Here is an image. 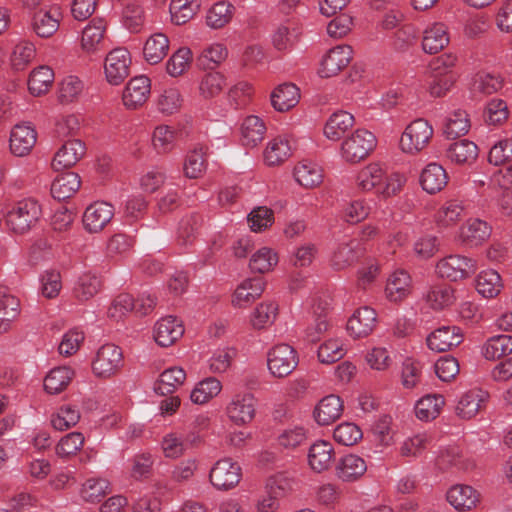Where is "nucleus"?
<instances>
[{"label":"nucleus","mask_w":512,"mask_h":512,"mask_svg":"<svg viewBox=\"0 0 512 512\" xmlns=\"http://www.w3.org/2000/svg\"><path fill=\"white\" fill-rule=\"evenodd\" d=\"M406 182V177L399 173L386 174L378 163H370L360 169L355 183L359 190L368 192L375 190L377 194L390 197L399 193Z\"/></svg>","instance_id":"1"},{"label":"nucleus","mask_w":512,"mask_h":512,"mask_svg":"<svg viewBox=\"0 0 512 512\" xmlns=\"http://www.w3.org/2000/svg\"><path fill=\"white\" fill-rule=\"evenodd\" d=\"M41 216V206L31 198L13 204L5 214L7 229L15 234H24L32 229Z\"/></svg>","instance_id":"2"},{"label":"nucleus","mask_w":512,"mask_h":512,"mask_svg":"<svg viewBox=\"0 0 512 512\" xmlns=\"http://www.w3.org/2000/svg\"><path fill=\"white\" fill-rule=\"evenodd\" d=\"M434 135L433 126L424 118L411 121L404 129L399 140V149L407 155L416 156L430 144Z\"/></svg>","instance_id":"3"},{"label":"nucleus","mask_w":512,"mask_h":512,"mask_svg":"<svg viewBox=\"0 0 512 512\" xmlns=\"http://www.w3.org/2000/svg\"><path fill=\"white\" fill-rule=\"evenodd\" d=\"M297 351L288 344H277L267 352V368L271 376L283 379L298 366Z\"/></svg>","instance_id":"4"},{"label":"nucleus","mask_w":512,"mask_h":512,"mask_svg":"<svg viewBox=\"0 0 512 512\" xmlns=\"http://www.w3.org/2000/svg\"><path fill=\"white\" fill-rule=\"evenodd\" d=\"M376 137L366 129H357L341 144V156L349 163L365 159L376 146Z\"/></svg>","instance_id":"5"},{"label":"nucleus","mask_w":512,"mask_h":512,"mask_svg":"<svg viewBox=\"0 0 512 512\" xmlns=\"http://www.w3.org/2000/svg\"><path fill=\"white\" fill-rule=\"evenodd\" d=\"M439 277L458 281L469 278L477 270L475 259L459 254H451L437 261L435 266Z\"/></svg>","instance_id":"6"},{"label":"nucleus","mask_w":512,"mask_h":512,"mask_svg":"<svg viewBox=\"0 0 512 512\" xmlns=\"http://www.w3.org/2000/svg\"><path fill=\"white\" fill-rule=\"evenodd\" d=\"M124 364L123 353L120 347L107 343L96 352L92 361V371L95 376L109 378L117 374Z\"/></svg>","instance_id":"7"},{"label":"nucleus","mask_w":512,"mask_h":512,"mask_svg":"<svg viewBox=\"0 0 512 512\" xmlns=\"http://www.w3.org/2000/svg\"><path fill=\"white\" fill-rule=\"evenodd\" d=\"M241 475V467L237 462L231 458H223L212 466L209 480L217 490L227 491L238 485Z\"/></svg>","instance_id":"8"},{"label":"nucleus","mask_w":512,"mask_h":512,"mask_svg":"<svg viewBox=\"0 0 512 512\" xmlns=\"http://www.w3.org/2000/svg\"><path fill=\"white\" fill-rule=\"evenodd\" d=\"M131 56L126 48H115L108 53L104 63V72L111 85L121 84L130 73Z\"/></svg>","instance_id":"9"},{"label":"nucleus","mask_w":512,"mask_h":512,"mask_svg":"<svg viewBox=\"0 0 512 512\" xmlns=\"http://www.w3.org/2000/svg\"><path fill=\"white\" fill-rule=\"evenodd\" d=\"M255 412L256 399L251 393L236 394L226 407L227 417L237 426L249 424Z\"/></svg>","instance_id":"10"},{"label":"nucleus","mask_w":512,"mask_h":512,"mask_svg":"<svg viewBox=\"0 0 512 512\" xmlns=\"http://www.w3.org/2000/svg\"><path fill=\"white\" fill-rule=\"evenodd\" d=\"M114 217V207L104 201L90 204L83 214V226L89 233H99Z\"/></svg>","instance_id":"11"},{"label":"nucleus","mask_w":512,"mask_h":512,"mask_svg":"<svg viewBox=\"0 0 512 512\" xmlns=\"http://www.w3.org/2000/svg\"><path fill=\"white\" fill-rule=\"evenodd\" d=\"M351 59V46L338 45L330 49L323 57L318 73L322 78L333 77L343 70L350 63Z\"/></svg>","instance_id":"12"},{"label":"nucleus","mask_w":512,"mask_h":512,"mask_svg":"<svg viewBox=\"0 0 512 512\" xmlns=\"http://www.w3.org/2000/svg\"><path fill=\"white\" fill-rule=\"evenodd\" d=\"M36 140L37 132L31 123L16 124L10 133V151L17 157L26 156L34 147Z\"/></svg>","instance_id":"13"},{"label":"nucleus","mask_w":512,"mask_h":512,"mask_svg":"<svg viewBox=\"0 0 512 512\" xmlns=\"http://www.w3.org/2000/svg\"><path fill=\"white\" fill-rule=\"evenodd\" d=\"M463 341L461 329L457 326H442L431 332L426 339L427 346L435 352H446Z\"/></svg>","instance_id":"14"},{"label":"nucleus","mask_w":512,"mask_h":512,"mask_svg":"<svg viewBox=\"0 0 512 512\" xmlns=\"http://www.w3.org/2000/svg\"><path fill=\"white\" fill-rule=\"evenodd\" d=\"M412 290L410 274L404 269H396L387 279L385 296L390 302L399 303L408 298Z\"/></svg>","instance_id":"15"},{"label":"nucleus","mask_w":512,"mask_h":512,"mask_svg":"<svg viewBox=\"0 0 512 512\" xmlns=\"http://www.w3.org/2000/svg\"><path fill=\"white\" fill-rule=\"evenodd\" d=\"M85 153L84 142L79 139L68 140L56 152L51 165L56 171L70 168L80 161Z\"/></svg>","instance_id":"16"},{"label":"nucleus","mask_w":512,"mask_h":512,"mask_svg":"<svg viewBox=\"0 0 512 512\" xmlns=\"http://www.w3.org/2000/svg\"><path fill=\"white\" fill-rule=\"evenodd\" d=\"M150 91L151 84L148 77L144 75L134 77L130 79L123 91V104L129 109H136L147 101Z\"/></svg>","instance_id":"17"},{"label":"nucleus","mask_w":512,"mask_h":512,"mask_svg":"<svg viewBox=\"0 0 512 512\" xmlns=\"http://www.w3.org/2000/svg\"><path fill=\"white\" fill-rule=\"evenodd\" d=\"M489 399L488 392L473 388L465 392L456 406V414L462 419H471L485 408Z\"/></svg>","instance_id":"18"},{"label":"nucleus","mask_w":512,"mask_h":512,"mask_svg":"<svg viewBox=\"0 0 512 512\" xmlns=\"http://www.w3.org/2000/svg\"><path fill=\"white\" fill-rule=\"evenodd\" d=\"M335 458L333 445L325 440L315 441L308 449L309 467L316 473L327 471Z\"/></svg>","instance_id":"19"},{"label":"nucleus","mask_w":512,"mask_h":512,"mask_svg":"<svg viewBox=\"0 0 512 512\" xmlns=\"http://www.w3.org/2000/svg\"><path fill=\"white\" fill-rule=\"evenodd\" d=\"M184 334L181 320L173 316L161 318L154 327V339L161 347L173 345Z\"/></svg>","instance_id":"20"},{"label":"nucleus","mask_w":512,"mask_h":512,"mask_svg":"<svg viewBox=\"0 0 512 512\" xmlns=\"http://www.w3.org/2000/svg\"><path fill=\"white\" fill-rule=\"evenodd\" d=\"M367 471L365 460L356 454L342 456L335 465V475L343 482H355Z\"/></svg>","instance_id":"21"},{"label":"nucleus","mask_w":512,"mask_h":512,"mask_svg":"<svg viewBox=\"0 0 512 512\" xmlns=\"http://www.w3.org/2000/svg\"><path fill=\"white\" fill-rule=\"evenodd\" d=\"M492 228L479 218L468 219L460 228L459 238L468 247H477L491 235Z\"/></svg>","instance_id":"22"},{"label":"nucleus","mask_w":512,"mask_h":512,"mask_svg":"<svg viewBox=\"0 0 512 512\" xmlns=\"http://www.w3.org/2000/svg\"><path fill=\"white\" fill-rule=\"evenodd\" d=\"M377 314L371 307L357 309L347 323L348 332L355 338L368 336L375 328Z\"/></svg>","instance_id":"23"},{"label":"nucleus","mask_w":512,"mask_h":512,"mask_svg":"<svg viewBox=\"0 0 512 512\" xmlns=\"http://www.w3.org/2000/svg\"><path fill=\"white\" fill-rule=\"evenodd\" d=\"M343 412V403L339 396L328 395L322 398L316 405L313 416L315 421L326 426L335 422Z\"/></svg>","instance_id":"24"},{"label":"nucleus","mask_w":512,"mask_h":512,"mask_svg":"<svg viewBox=\"0 0 512 512\" xmlns=\"http://www.w3.org/2000/svg\"><path fill=\"white\" fill-rule=\"evenodd\" d=\"M265 289L263 278L255 277L244 280L235 290L232 298L234 307L243 308L261 296Z\"/></svg>","instance_id":"25"},{"label":"nucleus","mask_w":512,"mask_h":512,"mask_svg":"<svg viewBox=\"0 0 512 512\" xmlns=\"http://www.w3.org/2000/svg\"><path fill=\"white\" fill-rule=\"evenodd\" d=\"M272 107L278 112H286L295 107L300 100V90L293 83L278 85L270 96Z\"/></svg>","instance_id":"26"},{"label":"nucleus","mask_w":512,"mask_h":512,"mask_svg":"<svg viewBox=\"0 0 512 512\" xmlns=\"http://www.w3.org/2000/svg\"><path fill=\"white\" fill-rule=\"evenodd\" d=\"M445 157L454 164L470 165L474 163L478 157V147L474 142L462 139L451 143L446 148Z\"/></svg>","instance_id":"27"},{"label":"nucleus","mask_w":512,"mask_h":512,"mask_svg":"<svg viewBox=\"0 0 512 512\" xmlns=\"http://www.w3.org/2000/svg\"><path fill=\"white\" fill-rule=\"evenodd\" d=\"M106 23L103 19H94L85 26L81 35V47L87 53H93L104 46Z\"/></svg>","instance_id":"28"},{"label":"nucleus","mask_w":512,"mask_h":512,"mask_svg":"<svg viewBox=\"0 0 512 512\" xmlns=\"http://www.w3.org/2000/svg\"><path fill=\"white\" fill-rule=\"evenodd\" d=\"M60 18L61 12L58 7L40 10L33 16V30L39 37L48 38L58 30Z\"/></svg>","instance_id":"29"},{"label":"nucleus","mask_w":512,"mask_h":512,"mask_svg":"<svg viewBox=\"0 0 512 512\" xmlns=\"http://www.w3.org/2000/svg\"><path fill=\"white\" fill-rule=\"evenodd\" d=\"M424 300L431 309L441 311L455 303V290L447 284L433 285L427 290Z\"/></svg>","instance_id":"30"},{"label":"nucleus","mask_w":512,"mask_h":512,"mask_svg":"<svg viewBox=\"0 0 512 512\" xmlns=\"http://www.w3.org/2000/svg\"><path fill=\"white\" fill-rule=\"evenodd\" d=\"M447 500L455 509L465 511L476 506L479 494L471 486L458 484L449 489Z\"/></svg>","instance_id":"31"},{"label":"nucleus","mask_w":512,"mask_h":512,"mask_svg":"<svg viewBox=\"0 0 512 512\" xmlns=\"http://www.w3.org/2000/svg\"><path fill=\"white\" fill-rule=\"evenodd\" d=\"M448 182L445 169L438 163H429L420 175V184L430 194L441 191Z\"/></svg>","instance_id":"32"},{"label":"nucleus","mask_w":512,"mask_h":512,"mask_svg":"<svg viewBox=\"0 0 512 512\" xmlns=\"http://www.w3.org/2000/svg\"><path fill=\"white\" fill-rule=\"evenodd\" d=\"M359 256V242L347 239L340 242L331 256V265L336 270H343L352 265Z\"/></svg>","instance_id":"33"},{"label":"nucleus","mask_w":512,"mask_h":512,"mask_svg":"<svg viewBox=\"0 0 512 512\" xmlns=\"http://www.w3.org/2000/svg\"><path fill=\"white\" fill-rule=\"evenodd\" d=\"M186 380V372L180 366L165 369L154 385L157 394L167 395L176 391Z\"/></svg>","instance_id":"34"},{"label":"nucleus","mask_w":512,"mask_h":512,"mask_svg":"<svg viewBox=\"0 0 512 512\" xmlns=\"http://www.w3.org/2000/svg\"><path fill=\"white\" fill-rule=\"evenodd\" d=\"M80 176L67 172L57 176L51 184V195L54 199L64 201L72 197L80 188Z\"/></svg>","instance_id":"35"},{"label":"nucleus","mask_w":512,"mask_h":512,"mask_svg":"<svg viewBox=\"0 0 512 512\" xmlns=\"http://www.w3.org/2000/svg\"><path fill=\"white\" fill-rule=\"evenodd\" d=\"M449 43L447 28L442 23H435L423 33L422 48L428 54H436Z\"/></svg>","instance_id":"36"},{"label":"nucleus","mask_w":512,"mask_h":512,"mask_svg":"<svg viewBox=\"0 0 512 512\" xmlns=\"http://www.w3.org/2000/svg\"><path fill=\"white\" fill-rule=\"evenodd\" d=\"M293 176L296 182L306 189L317 187L323 181L322 169L311 161L298 163L294 167Z\"/></svg>","instance_id":"37"},{"label":"nucleus","mask_w":512,"mask_h":512,"mask_svg":"<svg viewBox=\"0 0 512 512\" xmlns=\"http://www.w3.org/2000/svg\"><path fill=\"white\" fill-rule=\"evenodd\" d=\"M135 244V236L123 232L114 233L106 242V256L111 259L127 257L133 251Z\"/></svg>","instance_id":"38"},{"label":"nucleus","mask_w":512,"mask_h":512,"mask_svg":"<svg viewBox=\"0 0 512 512\" xmlns=\"http://www.w3.org/2000/svg\"><path fill=\"white\" fill-rule=\"evenodd\" d=\"M19 314V301L4 286H0V333L10 329L11 322Z\"/></svg>","instance_id":"39"},{"label":"nucleus","mask_w":512,"mask_h":512,"mask_svg":"<svg viewBox=\"0 0 512 512\" xmlns=\"http://www.w3.org/2000/svg\"><path fill=\"white\" fill-rule=\"evenodd\" d=\"M354 116L346 111H337L327 120L324 127L325 136L333 141L341 137L354 125Z\"/></svg>","instance_id":"40"},{"label":"nucleus","mask_w":512,"mask_h":512,"mask_svg":"<svg viewBox=\"0 0 512 512\" xmlns=\"http://www.w3.org/2000/svg\"><path fill=\"white\" fill-rule=\"evenodd\" d=\"M291 156L289 141L282 137L270 140L263 152L264 162L268 166H279Z\"/></svg>","instance_id":"41"},{"label":"nucleus","mask_w":512,"mask_h":512,"mask_svg":"<svg viewBox=\"0 0 512 512\" xmlns=\"http://www.w3.org/2000/svg\"><path fill=\"white\" fill-rule=\"evenodd\" d=\"M265 133L266 125L260 117L250 115L244 119L241 134L245 146L255 147L264 139Z\"/></svg>","instance_id":"42"},{"label":"nucleus","mask_w":512,"mask_h":512,"mask_svg":"<svg viewBox=\"0 0 512 512\" xmlns=\"http://www.w3.org/2000/svg\"><path fill=\"white\" fill-rule=\"evenodd\" d=\"M74 371L67 366H60L49 371L44 379V389L49 394H58L69 385Z\"/></svg>","instance_id":"43"},{"label":"nucleus","mask_w":512,"mask_h":512,"mask_svg":"<svg viewBox=\"0 0 512 512\" xmlns=\"http://www.w3.org/2000/svg\"><path fill=\"white\" fill-rule=\"evenodd\" d=\"M445 404L444 397L440 394H429L422 397L415 406V413L422 421H431L439 416Z\"/></svg>","instance_id":"44"},{"label":"nucleus","mask_w":512,"mask_h":512,"mask_svg":"<svg viewBox=\"0 0 512 512\" xmlns=\"http://www.w3.org/2000/svg\"><path fill=\"white\" fill-rule=\"evenodd\" d=\"M502 288L503 282L496 270H484L476 278V289L483 297L494 298L501 292Z\"/></svg>","instance_id":"45"},{"label":"nucleus","mask_w":512,"mask_h":512,"mask_svg":"<svg viewBox=\"0 0 512 512\" xmlns=\"http://www.w3.org/2000/svg\"><path fill=\"white\" fill-rule=\"evenodd\" d=\"M102 287L100 278L90 272L82 274L73 288V294L80 302H85L99 293Z\"/></svg>","instance_id":"46"},{"label":"nucleus","mask_w":512,"mask_h":512,"mask_svg":"<svg viewBox=\"0 0 512 512\" xmlns=\"http://www.w3.org/2000/svg\"><path fill=\"white\" fill-rule=\"evenodd\" d=\"M111 491L110 482L101 477L87 479L80 489V496L83 501L97 503Z\"/></svg>","instance_id":"47"},{"label":"nucleus","mask_w":512,"mask_h":512,"mask_svg":"<svg viewBox=\"0 0 512 512\" xmlns=\"http://www.w3.org/2000/svg\"><path fill=\"white\" fill-rule=\"evenodd\" d=\"M234 13L235 7L231 3L216 2L206 13V24L213 29L222 28L232 20Z\"/></svg>","instance_id":"48"},{"label":"nucleus","mask_w":512,"mask_h":512,"mask_svg":"<svg viewBox=\"0 0 512 512\" xmlns=\"http://www.w3.org/2000/svg\"><path fill=\"white\" fill-rule=\"evenodd\" d=\"M53 82V70L48 66H39L29 76L28 89L34 96H40L49 91Z\"/></svg>","instance_id":"49"},{"label":"nucleus","mask_w":512,"mask_h":512,"mask_svg":"<svg viewBox=\"0 0 512 512\" xmlns=\"http://www.w3.org/2000/svg\"><path fill=\"white\" fill-rule=\"evenodd\" d=\"M168 49V37L163 33H155L147 39L143 53L150 64H157L167 55Z\"/></svg>","instance_id":"50"},{"label":"nucleus","mask_w":512,"mask_h":512,"mask_svg":"<svg viewBox=\"0 0 512 512\" xmlns=\"http://www.w3.org/2000/svg\"><path fill=\"white\" fill-rule=\"evenodd\" d=\"M277 315L278 305L274 301H264L251 313L250 323L254 329H265L275 322Z\"/></svg>","instance_id":"51"},{"label":"nucleus","mask_w":512,"mask_h":512,"mask_svg":"<svg viewBox=\"0 0 512 512\" xmlns=\"http://www.w3.org/2000/svg\"><path fill=\"white\" fill-rule=\"evenodd\" d=\"M221 390V382L215 377H208L196 384L191 391L190 399L195 404H205L216 397Z\"/></svg>","instance_id":"52"},{"label":"nucleus","mask_w":512,"mask_h":512,"mask_svg":"<svg viewBox=\"0 0 512 512\" xmlns=\"http://www.w3.org/2000/svg\"><path fill=\"white\" fill-rule=\"evenodd\" d=\"M226 87V78L219 72L204 74L198 84L199 95L206 100L217 97Z\"/></svg>","instance_id":"53"},{"label":"nucleus","mask_w":512,"mask_h":512,"mask_svg":"<svg viewBox=\"0 0 512 512\" xmlns=\"http://www.w3.org/2000/svg\"><path fill=\"white\" fill-rule=\"evenodd\" d=\"M277 253L269 247L258 249L250 258L249 267L254 273H268L278 264Z\"/></svg>","instance_id":"54"},{"label":"nucleus","mask_w":512,"mask_h":512,"mask_svg":"<svg viewBox=\"0 0 512 512\" xmlns=\"http://www.w3.org/2000/svg\"><path fill=\"white\" fill-rule=\"evenodd\" d=\"M504 80L500 75L479 72L472 81L471 90L473 93L482 95H491L502 89Z\"/></svg>","instance_id":"55"},{"label":"nucleus","mask_w":512,"mask_h":512,"mask_svg":"<svg viewBox=\"0 0 512 512\" xmlns=\"http://www.w3.org/2000/svg\"><path fill=\"white\" fill-rule=\"evenodd\" d=\"M200 7L199 0H171L169 11L171 20L176 25L187 23Z\"/></svg>","instance_id":"56"},{"label":"nucleus","mask_w":512,"mask_h":512,"mask_svg":"<svg viewBox=\"0 0 512 512\" xmlns=\"http://www.w3.org/2000/svg\"><path fill=\"white\" fill-rule=\"evenodd\" d=\"M470 126V119L467 112L462 109H457L447 117L443 131L446 137L457 138L468 133Z\"/></svg>","instance_id":"57"},{"label":"nucleus","mask_w":512,"mask_h":512,"mask_svg":"<svg viewBox=\"0 0 512 512\" xmlns=\"http://www.w3.org/2000/svg\"><path fill=\"white\" fill-rule=\"evenodd\" d=\"M512 353V336L497 335L489 338L483 346L482 354L488 360H495Z\"/></svg>","instance_id":"58"},{"label":"nucleus","mask_w":512,"mask_h":512,"mask_svg":"<svg viewBox=\"0 0 512 512\" xmlns=\"http://www.w3.org/2000/svg\"><path fill=\"white\" fill-rule=\"evenodd\" d=\"M431 442L432 438L426 432L413 435L400 444L399 453L402 457L416 458L427 449Z\"/></svg>","instance_id":"59"},{"label":"nucleus","mask_w":512,"mask_h":512,"mask_svg":"<svg viewBox=\"0 0 512 512\" xmlns=\"http://www.w3.org/2000/svg\"><path fill=\"white\" fill-rule=\"evenodd\" d=\"M206 166L204 147L199 146L187 154L183 170L186 177L197 179L203 175L206 170Z\"/></svg>","instance_id":"60"},{"label":"nucleus","mask_w":512,"mask_h":512,"mask_svg":"<svg viewBox=\"0 0 512 512\" xmlns=\"http://www.w3.org/2000/svg\"><path fill=\"white\" fill-rule=\"evenodd\" d=\"M36 54L34 45L27 41L15 45L10 56V63L15 71H22L28 67Z\"/></svg>","instance_id":"61"},{"label":"nucleus","mask_w":512,"mask_h":512,"mask_svg":"<svg viewBox=\"0 0 512 512\" xmlns=\"http://www.w3.org/2000/svg\"><path fill=\"white\" fill-rule=\"evenodd\" d=\"M176 141V131L168 125L157 126L152 134V145L159 154L173 150Z\"/></svg>","instance_id":"62"},{"label":"nucleus","mask_w":512,"mask_h":512,"mask_svg":"<svg viewBox=\"0 0 512 512\" xmlns=\"http://www.w3.org/2000/svg\"><path fill=\"white\" fill-rule=\"evenodd\" d=\"M80 420V411L70 404L61 406L51 417L52 426L59 431L75 426Z\"/></svg>","instance_id":"63"},{"label":"nucleus","mask_w":512,"mask_h":512,"mask_svg":"<svg viewBox=\"0 0 512 512\" xmlns=\"http://www.w3.org/2000/svg\"><path fill=\"white\" fill-rule=\"evenodd\" d=\"M307 440V430L302 426H292L281 431L278 445L285 450H294Z\"/></svg>","instance_id":"64"}]
</instances>
